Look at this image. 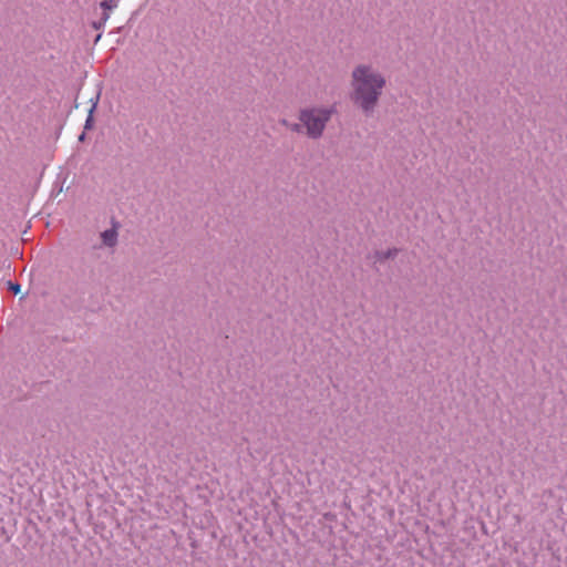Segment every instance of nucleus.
Returning <instances> with one entry per match:
<instances>
[{
    "label": "nucleus",
    "mask_w": 567,
    "mask_h": 567,
    "mask_svg": "<svg viewBox=\"0 0 567 567\" xmlns=\"http://www.w3.org/2000/svg\"><path fill=\"white\" fill-rule=\"evenodd\" d=\"M101 238L105 246L113 247L117 240V233L114 228L106 229L101 234Z\"/></svg>",
    "instance_id": "3"
},
{
    "label": "nucleus",
    "mask_w": 567,
    "mask_h": 567,
    "mask_svg": "<svg viewBox=\"0 0 567 567\" xmlns=\"http://www.w3.org/2000/svg\"><path fill=\"white\" fill-rule=\"evenodd\" d=\"M114 4V0H104L102 2V6L105 7V8H112Z\"/></svg>",
    "instance_id": "6"
},
{
    "label": "nucleus",
    "mask_w": 567,
    "mask_h": 567,
    "mask_svg": "<svg viewBox=\"0 0 567 567\" xmlns=\"http://www.w3.org/2000/svg\"><path fill=\"white\" fill-rule=\"evenodd\" d=\"M291 130H293V131H299V124H295V125H292V126H291Z\"/></svg>",
    "instance_id": "7"
},
{
    "label": "nucleus",
    "mask_w": 567,
    "mask_h": 567,
    "mask_svg": "<svg viewBox=\"0 0 567 567\" xmlns=\"http://www.w3.org/2000/svg\"><path fill=\"white\" fill-rule=\"evenodd\" d=\"M332 113L333 109L331 107L305 109L299 114V121L306 127L309 137L318 138L322 135Z\"/></svg>",
    "instance_id": "2"
},
{
    "label": "nucleus",
    "mask_w": 567,
    "mask_h": 567,
    "mask_svg": "<svg viewBox=\"0 0 567 567\" xmlns=\"http://www.w3.org/2000/svg\"><path fill=\"white\" fill-rule=\"evenodd\" d=\"M396 249H388L385 252L378 254V260L393 258L396 255Z\"/></svg>",
    "instance_id": "4"
},
{
    "label": "nucleus",
    "mask_w": 567,
    "mask_h": 567,
    "mask_svg": "<svg viewBox=\"0 0 567 567\" xmlns=\"http://www.w3.org/2000/svg\"><path fill=\"white\" fill-rule=\"evenodd\" d=\"M352 101L364 113L373 112L385 86L384 76L368 65H358L352 72Z\"/></svg>",
    "instance_id": "1"
},
{
    "label": "nucleus",
    "mask_w": 567,
    "mask_h": 567,
    "mask_svg": "<svg viewBox=\"0 0 567 567\" xmlns=\"http://www.w3.org/2000/svg\"><path fill=\"white\" fill-rule=\"evenodd\" d=\"M9 288H10V290H12L14 293H19V292H20V285H18V284L9 282Z\"/></svg>",
    "instance_id": "5"
}]
</instances>
